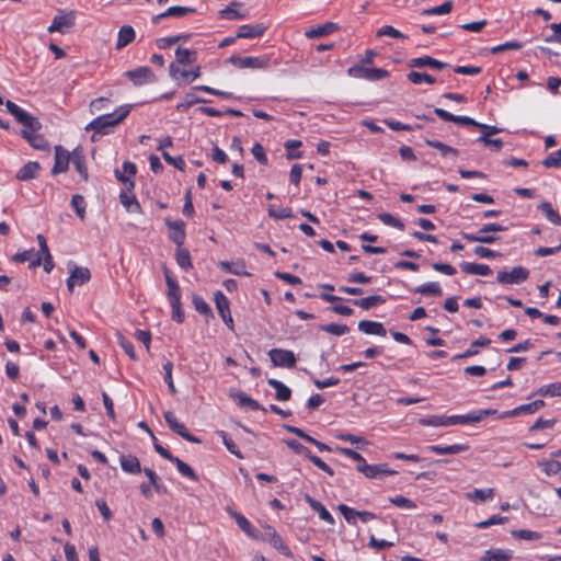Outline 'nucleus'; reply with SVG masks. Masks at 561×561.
<instances>
[{
    "label": "nucleus",
    "mask_w": 561,
    "mask_h": 561,
    "mask_svg": "<svg viewBox=\"0 0 561 561\" xmlns=\"http://www.w3.org/2000/svg\"><path fill=\"white\" fill-rule=\"evenodd\" d=\"M130 108V105H122L113 113L99 115L84 129L87 131H95V134L107 135L112 127L117 126L128 116Z\"/></svg>",
    "instance_id": "f257e3e1"
},
{
    "label": "nucleus",
    "mask_w": 561,
    "mask_h": 561,
    "mask_svg": "<svg viewBox=\"0 0 561 561\" xmlns=\"http://www.w3.org/2000/svg\"><path fill=\"white\" fill-rule=\"evenodd\" d=\"M506 230L505 227L499 225V224H485L483 225L477 234L468 233V232H461V237L469 241V242H479V243H486L491 244L499 240V238L494 234H491L490 232H500Z\"/></svg>",
    "instance_id": "f03ea898"
},
{
    "label": "nucleus",
    "mask_w": 561,
    "mask_h": 561,
    "mask_svg": "<svg viewBox=\"0 0 561 561\" xmlns=\"http://www.w3.org/2000/svg\"><path fill=\"white\" fill-rule=\"evenodd\" d=\"M5 107L8 112L14 116V118L20 123L24 128L23 129H32V130H41L42 123L35 116L22 110L19 105H16L12 101L5 102Z\"/></svg>",
    "instance_id": "7ed1b4c3"
},
{
    "label": "nucleus",
    "mask_w": 561,
    "mask_h": 561,
    "mask_svg": "<svg viewBox=\"0 0 561 561\" xmlns=\"http://www.w3.org/2000/svg\"><path fill=\"white\" fill-rule=\"evenodd\" d=\"M76 21V12H59L53 20V23L48 26V32H59L65 34L68 32L73 25Z\"/></svg>",
    "instance_id": "20e7f679"
},
{
    "label": "nucleus",
    "mask_w": 561,
    "mask_h": 561,
    "mask_svg": "<svg viewBox=\"0 0 561 561\" xmlns=\"http://www.w3.org/2000/svg\"><path fill=\"white\" fill-rule=\"evenodd\" d=\"M268 356L275 367L294 368L296 366V356L291 351L273 348L268 352Z\"/></svg>",
    "instance_id": "39448f33"
},
{
    "label": "nucleus",
    "mask_w": 561,
    "mask_h": 561,
    "mask_svg": "<svg viewBox=\"0 0 561 561\" xmlns=\"http://www.w3.org/2000/svg\"><path fill=\"white\" fill-rule=\"evenodd\" d=\"M529 277V271L523 266H516L511 272L500 271L496 279L500 284H520L527 280Z\"/></svg>",
    "instance_id": "423d86ee"
},
{
    "label": "nucleus",
    "mask_w": 561,
    "mask_h": 561,
    "mask_svg": "<svg viewBox=\"0 0 561 561\" xmlns=\"http://www.w3.org/2000/svg\"><path fill=\"white\" fill-rule=\"evenodd\" d=\"M214 300L216 309L219 316L221 317L222 321L229 329L233 330V319L230 312L229 300L220 290H217L215 293Z\"/></svg>",
    "instance_id": "0eeeda50"
},
{
    "label": "nucleus",
    "mask_w": 561,
    "mask_h": 561,
    "mask_svg": "<svg viewBox=\"0 0 561 561\" xmlns=\"http://www.w3.org/2000/svg\"><path fill=\"white\" fill-rule=\"evenodd\" d=\"M164 224L169 229L170 240L174 242L178 247H182L186 238L184 221L171 220L170 218H165Z\"/></svg>",
    "instance_id": "6e6552de"
},
{
    "label": "nucleus",
    "mask_w": 561,
    "mask_h": 561,
    "mask_svg": "<svg viewBox=\"0 0 561 561\" xmlns=\"http://www.w3.org/2000/svg\"><path fill=\"white\" fill-rule=\"evenodd\" d=\"M90 279L91 273L88 267L75 266L67 279V288L70 293H72L76 285L81 286L88 283Z\"/></svg>",
    "instance_id": "1a4fd4ad"
},
{
    "label": "nucleus",
    "mask_w": 561,
    "mask_h": 561,
    "mask_svg": "<svg viewBox=\"0 0 561 561\" xmlns=\"http://www.w3.org/2000/svg\"><path fill=\"white\" fill-rule=\"evenodd\" d=\"M228 61L237 68H266L268 61L264 58L260 57H239V56H230Z\"/></svg>",
    "instance_id": "9d476101"
},
{
    "label": "nucleus",
    "mask_w": 561,
    "mask_h": 561,
    "mask_svg": "<svg viewBox=\"0 0 561 561\" xmlns=\"http://www.w3.org/2000/svg\"><path fill=\"white\" fill-rule=\"evenodd\" d=\"M135 85L156 81V76L149 67H139L125 73Z\"/></svg>",
    "instance_id": "9b49d317"
},
{
    "label": "nucleus",
    "mask_w": 561,
    "mask_h": 561,
    "mask_svg": "<svg viewBox=\"0 0 561 561\" xmlns=\"http://www.w3.org/2000/svg\"><path fill=\"white\" fill-rule=\"evenodd\" d=\"M39 130H32V129H22L21 136L30 144L31 147H33L36 150H43L48 151L49 150V144L46 140V138L38 134Z\"/></svg>",
    "instance_id": "f8f14e48"
},
{
    "label": "nucleus",
    "mask_w": 561,
    "mask_h": 561,
    "mask_svg": "<svg viewBox=\"0 0 561 561\" xmlns=\"http://www.w3.org/2000/svg\"><path fill=\"white\" fill-rule=\"evenodd\" d=\"M71 160V153L62 146L55 147V164L53 167V174L66 172Z\"/></svg>",
    "instance_id": "ddd939ff"
},
{
    "label": "nucleus",
    "mask_w": 561,
    "mask_h": 561,
    "mask_svg": "<svg viewBox=\"0 0 561 561\" xmlns=\"http://www.w3.org/2000/svg\"><path fill=\"white\" fill-rule=\"evenodd\" d=\"M137 168L135 163L125 161L123 163V172L116 170L115 175L118 181L127 186L128 191H131L135 186V181L131 179L136 174Z\"/></svg>",
    "instance_id": "4468645a"
},
{
    "label": "nucleus",
    "mask_w": 561,
    "mask_h": 561,
    "mask_svg": "<svg viewBox=\"0 0 561 561\" xmlns=\"http://www.w3.org/2000/svg\"><path fill=\"white\" fill-rule=\"evenodd\" d=\"M408 66L411 68L431 67L434 69H443L446 68L448 65L431 56H423L410 59Z\"/></svg>",
    "instance_id": "2eb2a0df"
},
{
    "label": "nucleus",
    "mask_w": 561,
    "mask_h": 561,
    "mask_svg": "<svg viewBox=\"0 0 561 561\" xmlns=\"http://www.w3.org/2000/svg\"><path fill=\"white\" fill-rule=\"evenodd\" d=\"M358 330L369 335L386 336L387 330L381 322L362 320L358 322Z\"/></svg>",
    "instance_id": "dca6fc26"
},
{
    "label": "nucleus",
    "mask_w": 561,
    "mask_h": 561,
    "mask_svg": "<svg viewBox=\"0 0 561 561\" xmlns=\"http://www.w3.org/2000/svg\"><path fill=\"white\" fill-rule=\"evenodd\" d=\"M266 26L263 24H255V25H241L238 28L237 37L238 38H255L262 36L265 31Z\"/></svg>",
    "instance_id": "f3484780"
},
{
    "label": "nucleus",
    "mask_w": 561,
    "mask_h": 561,
    "mask_svg": "<svg viewBox=\"0 0 561 561\" xmlns=\"http://www.w3.org/2000/svg\"><path fill=\"white\" fill-rule=\"evenodd\" d=\"M41 165L36 161H30L24 164L16 173L15 178L19 181H30L37 178Z\"/></svg>",
    "instance_id": "a211bd4d"
},
{
    "label": "nucleus",
    "mask_w": 561,
    "mask_h": 561,
    "mask_svg": "<svg viewBox=\"0 0 561 561\" xmlns=\"http://www.w3.org/2000/svg\"><path fill=\"white\" fill-rule=\"evenodd\" d=\"M119 463L123 471L129 474H138L142 471L139 459L134 455H122L119 457Z\"/></svg>",
    "instance_id": "6ab92c4d"
},
{
    "label": "nucleus",
    "mask_w": 561,
    "mask_h": 561,
    "mask_svg": "<svg viewBox=\"0 0 561 561\" xmlns=\"http://www.w3.org/2000/svg\"><path fill=\"white\" fill-rule=\"evenodd\" d=\"M71 161H72L76 170L82 176V179L84 181H88L89 174H88V169L85 165V156L81 148H76L71 152Z\"/></svg>",
    "instance_id": "aec40b11"
},
{
    "label": "nucleus",
    "mask_w": 561,
    "mask_h": 561,
    "mask_svg": "<svg viewBox=\"0 0 561 561\" xmlns=\"http://www.w3.org/2000/svg\"><path fill=\"white\" fill-rule=\"evenodd\" d=\"M428 449L437 455H455L469 450V446L466 444H455L449 446L431 445Z\"/></svg>",
    "instance_id": "412c9836"
},
{
    "label": "nucleus",
    "mask_w": 561,
    "mask_h": 561,
    "mask_svg": "<svg viewBox=\"0 0 561 561\" xmlns=\"http://www.w3.org/2000/svg\"><path fill=\"white\" fill-rule=\"evenodd\" d=\"M165 283L168 286L167 297L170 302H178L181 300L180 287L176 280L170 275L168 268H164Z\"/></svg>",
    "instance_id": "4be33fe9"
},
{
    "label": "nucleus",
    "mask_w": 561,
    "mask_h": 561,
    "mask_svg": "<svg viewBox=\"0 0 561 561\" xmlns=\"http://www.w3.org/2000/svg\"><path fill=\"white\" fill-rule=\"evenodd\" d=\"M337 28H339V26L336 23L327 22L322 25H318L317 27H312V28L308 30L305 33V35L308 38H318V37H323L328 34L334 32Z\"/></svg>",
    "instance_id": "5701e85b"
},
{
    "label": "nucleus",
    "mask_w": 561,
    "mask_h": 561,
    "mask_svg": "<svg viewBox=\"0 0 561 561\" xmlns=\"http://www.w3.org/2000/svg\"><path fill=\"white\" fill-rule=\"evenodd\" d=\"M136 33L130 25H123L117 35L116 49H122L135 39Z\"/></svg>",
    "instance_id": "b1692460"
},
{
    "label": "nucleus",
    "mask_w": 561,
    "mask_h": 561,
    "mask_svg": "<svg viewBox=\"0 0 561 561\" xmlns=\"http://www.w3.org/2000/svg\"><path fill=\"white\" fill-rule=\"evenodd\" d=\"M490 343H491V340L488 337H480L478 340H474L468 350H466L461 354H457L456 356H454L453 359L457 360V359H462V358H468V357L474 356L478 354V347L488 346Z\"/></svg>",
    "instance_id": "393cba45"
},
{
    "label": "nucleus",
    "mask_w": 561,
    "mask_h": 561,
    "mask_svg": "<svg viewBox=\"0 0 561 561\" xmlns=\"http://www.w3.org/2000/svg\"><path fill=\"white\" fill-rule=\"evenodd\" d=\"M197 59V53L188 48L178 47L175 50V62L179 65H192Z\"/></svg>",
    "instance_id": "a878e982"
},
{
    "label": "nucleus",
    "mask_w": 561,
    "mask_h": 561,
    "mask_svg": "<svg viewBox=\"0 0 561 561\" xmlns=\"http://www.w3.org/2000/svg\"><path fill=\"white\" fill-rule=\"evenodd\" d=\"M240 7H242L241 2L233 1L230 3V5H228L227 8L219 11V16L221 19H226V20L244 19L247 16V13L240 12L234 9V8H240Z\"/></svg>",
    "instance_id": "bb28decb"
},
{
    "label": "nucleus",
    "mask_w": 561,
    "mask_h": 561,
    "mask_svg": "<svg viewBox=\"0 0 561 561\" xmlns=\"http://www.w3.org/2000/svg\"><path fill=\"white\" fill-rule=\"evenodd\" d=\"M386 299L379 295H373L359 299L352 300L353 305L364 310H369L377 305L385 304Z\"/></svg>",
    "instance_id": "cd10ccee"
},
{
    "label": "nucleus",
    "mask_w": 561,
    "mask_h": 561,
    "mask_svg": "<svg viewBox=\"0 0 561 561\" xmlns=\"http://www.w3.org/2000/svg\"><path fill=\"white\" fill-rule=\"evenodd\" d=\"M267 383L275 389V397L278 401H288L290 399L291 390L282 381L271 378L267 380Z\"/></svg>",
    "instance_id": "c85d7f7f"
},
{
    "label": "nucleus",
    "mask_w": 561,
    "mask_h": 561,
    "mask_svg": "<svg viewBox=\"0 0 561 561\" xmlns=\"http://www.w3.org/2000/svg\"><path fill=\"white\" fill-rule=\"evenodd\" d=\"M512 552L503 549H489L484 552L482 561H511Z\"/></svg>",
    "instance_id": "c756f323"
},
{
    "label": "nucleus",
    "mask_w": 561,
    "mask_h": 561,
    "mask_svg": "<svg viewBox=\"0 0 561 561\" xmlns=\"http://www.w3.org/2000/svg\"><path fill=\"white\" fill-rule=\"evenodd\" d=\"M460 267L462 272L471 275L486 276L492 272L489 265L478 263H462Z\"/></svg>",
    "instance_id": "7c9ffc66"
},
{
    "label": "nucleus",
    "mask_w": 561,
    "mask_h": 561,
    "mask_svg": "<svg viewBox=\"0 0 561 561\" xmlns=\"http://www.w3.org/2000/svg\"><path fill=\"white\" fill-rule=\"evenodd\" d=\"M538 208L541 210L547 220H549L553 225H561V216L560 214L553 209L552 205L549 202H542L538 205Z\"/></svg>",
    "instance_id": "2f4dec72"
},
{
    "label": "nucleus",
    "mask_w": 561,
    "mask_h": 561,
    "mask_svg": "<svg viewBox=\"0 0 561 561\" xmlns=\"http://www.w3.org/2000/svg\"><path fill=\"white\" fill-rule=\"evenodd\" d=\"M119 201L128 211L138 214L141 213V206L134 195H129L127 192L123 191L119 194Z\"/></svg>",
    "instance_id": "473e14b6"
},
{
    "label": "nucleus",
    "mask_w": 561,
    "mask_h": 561,
    "mask_svg": "<svg viewBox=\"0 0 561 561\" xmlns=\"http://www.w3.org/2000/svg\"><path fill=\"white\" fill-rule=\"evenodd\" d=\"M425 144L432 148L439 150L442 157H448V156L458 157L459 156V151L456 148H453L442 141L425 139Z\"/></svg>",
    "instance_id": "72a5a7b5"
},
{
    "label": "nucleus",
    "mask_w": 561,
    "mask_h": 561,
    "mask_svg": "<svg viewBox=\"0 0 561 561\" xmlns=\"http://www.w3.org/2000/svg\"><path fill=\"white\" fill-rule=\"evenodd\" d=\"M144 473L148 477L149 484L153 486L158 494L163 495L168 493V488L160 481V478L153 470L145 468Z\"/></svg>",
    "instance_id": "f704fd0d"
},
{
    "label": "nucleus",
    "mask_w": 561,
    "mask_h": 561,
    "mask_svg": "<svg viewBox=\"0 0 561 561\" xmlns=\"http://www.w3.org/2000/svg\"><path fill=\"white\" fill-rule=\"evenodd\" d=\"M175 260L178 265L184 271H188L193 267L188 250L183 249L182 247H178Z\"/></svg>",
    "instance_id": "c9c22d12"
},
{
    "label": "nucleus",
    "mask_w": 561,
    "mask_h": 561,
    "mask_svg": "<svg viewBox=\"0 0 561 561\" xmlns=\"http://www.w3.org/2000/svg\"><path fill=\"white\" fill-rule=\"evenodd\" d=\"M191 37L190 34H181L170 37H161L157 39V46L160 49H167L178 42H186Z\"/></svg>",
    "instance_id": "e433bc0d"
},
{
    "label": "nucleus",
    "mask_w": 561,
    "mask_h": 561,
    "mask_svg": "<svg viewBox=\"0 0 561 561\" xmlns=\"http://www.w3.org/2000/svg\"><path fill=\"white\" fill-rule=\"evenodd\" d=\"M219 265H220V267H221L224 271H226V272H228V273H231V274H233V275H238V276H242V275H244V276H249V275H250V273H248V272L245 271V264H244V262H238V263H236V264H234V266H232L229 262H227V261H221V262L219 263Z\"/></svg>",
    "instance_id": "4c0bfd02"
},
{
    "label": "nucleus",
    "mask_w": 561,
    "mask_h": 561,
    "mask_svg": "<svg viewBox=\"0 0 561 561\" xmlns=\"http://www.w3.org/2000/svg\"><path fill=\"white\" fill-rule=\"evenodd\" d=\"M414 293L421 295H432V296H442V288L437 283H426L421 286H417L413 289Z\"/></svg>",
    "instance_id": "58836bf2"
},
{
    "label": "nucleus",
    "mask_w": 561,
    "mask_h": 561,
    "mask_svg": "<svg viewBox=\"0 0 561 561\" xmlns=\"http://www.w3.org/2000/svg\"><path fill=\"white\" fill-rule=\"evenodd\" d=\"M408 79L414 84H421L422 82H425L427 84H434L436 82V79L433 76H431L426 72H417V71L409 72Z\"/></svg>",
    "instance_id": "ea45409f"
},
{
    "label": "nucleus",
    "mask_w": 561,
    "mask_h": 561,
    "mask_svg": "<svg viewBox=\"0 0 561 561\" xmlns=\"http://www.w3.org/2000/svg\"><path fill=\"white\" fill-rule=\"evenodd\" d=\"M171 462L175 463L179 472L182 476H184L193 481L198 480V477L195 473V471L186 462L182 461L180 458L175 457Z\"/></svg>",
    "instance_id": "a19ab883"
},
{
    "label": "nucleus",
    "mask_w": 561,
    "mask_h": 561,
    "mask_svg": "<svg viewBox=\"0 0 561 561\" xmlns=\"http://www.w3.org/2000/svg\"><path fill=\"white\" fill-rule=\"evenodd\" d=\"M494 489L492 488H489V489H474L472 492L470 493H467V499L471 500V501H485V500H489V499H492L494 496Z\"/></svg>",
    "instance_id": "79ce46f5"
},
{
    "label": "nucleus",
    "mask_w": 561,
    "mask_h": 561,
    "mask_svg": "<svg viewBox=\"0 0 561 561\" xmlns=\"http://www.w3.org/2000/svg\"><path fill=\"white\" fill-rule=\"evenodd\" d=\"M217 435L222 439L224 445L231 454H233L239 459L244 458L240 449L237 447L233 440L228 437L225 431H217Z\"/></svg>",
    "instance_id": "37998d69"
},
{
    "label": "nucleus",
    "mask_w": 561,
    "mask_h": 561,
    "mask_svg": "<svg viewBox=\"0 0 561 561\" xmlns=\"http://www.w3.org/2000/svg\"><path fill=\"white\" fill-rule=\"evenodd\" d=\"M193 305L195 310L208 318H214V313L209 307V305L199 296L194 295L193 296Z\"/></svg>",
    "instance_id": "c03bdc74"
},
{
    "label": "nucleus",
    "mask_w": 561,
    "mask_h": 561,
    "mask_svg": "<svg viewBox=\"0 0 561 561\" xmlns=\"http://www.w3.org/2000/svg\"><path fill=\"white\" fill-rule=\"evenodd\" d=\"M537 394L542 397H561V382H554L550 385H545L540 387L537 391Z\"/></svg>",
    "instance_id": "a18cd8bd"
},
{
    "label": "nucleus",
    "mask_w": 561,
    "mask_h": 561,
    "mask_svg": "<svg viewBox=\"0 0 561 561\" xmlns=\"http://www.w3.org/2000/svg\"><path fill=\"white\" fill-rule=\"evenodd\" d=\"M539 466L547 476L558 474L561 472V462L554 459L541 460Z\"/></svg>",
    "instance_id": "49530a36"
},
{
    "label": "nucleus",
    "mask_w": 561,
    "mask_h": 561,
    "mask_svg": "<svg viewBox=\"0 0 561 561\" xmlns=\"http://www.w3.org/2000/svg\"><path fill=\"white\" fill-rule=\"evenodd\" d=\"M321 331L331 333L333 335H343L350 332V328L346 324H337V323H329V324H321L320 327Z\"/></svg>",
    "instance_id": "de8ad7c7"
},
{
    "label": "nucleus",
    "mask_w": 561,
    "mask_h": 561,
    "mask_svg": "<svg viewBox=\"0 0 561 561\" xmlns=\"http://www.w3.org/2000/svg\"><path fill=\"white\" fill-rule=\"evenodd\" d=\"M378 218L382 224L387 226L394 227L399 230H404V224L399 218L389 213H381L378 215Z\"/></svg>",
    "instance_id": "09e8293b"
},
{
    "label": "nucleus",
    "mask_w": 561,
    "mask_h": 561,
    "mask_svg": "<svg viewBox=\"0 0 561 561\" xmlns=\"http://www.w3.org/2000/svg\"><path fill=\"white\" fill-rule=\"evenodd\" d=\"M233 517L236 519L237 525L249 536L257 538L256 535H254V528L252 527L251 523L240 513H233Z\"/></svg>",
    "instance_id": "8fccbe9b"
},
{
    "label": "nucleus",
    "mask_w": 561,
    "mask_h": 561,
    "mask_svg": "<svg viewBox=\"0 0 561 561\" xmlns=\"http://www.w3.org/2000/svg\"><path fill=\"white\" fill-rule=\"evenodd\" d=\"M419 423L425 426H448L447 416L445 415L423 417L419 420Z\"/></svg>",
    "instance_id": "3c124183"
},
{
    "label": "nucleus",
    "mask_w": 561,
    "mask_h": 561,
    "mask_svg": "<svg viewBox=\"0 0 561 561\" xmlns=\"http://www.w3.org/2000/svg\"><path fill=\"white\" fill-rule=\"evenodd\" d=\"M512 536L523 540H539L542 535L537 531L527 530V529H516L512 531Z\"/></svg>",
    "instance_id": "603ef678"
},
{
    "label": "nucleus",
    "mask_w": 561,
    "mask_h": 561,
    "mask_svg": "<svg viewBox=\"0 0 561 561\" xmlns=\"http://www.w3.org/2000/svg\"><path fill=\"white\" fill-rule=\"evenodd\" d=\"M301 145L300 140H288L285 144L287 159L293 160L301 158L302 153L300 151H295V149H298Z\"/></svg>",
    "instance_id": "864d4df0"
},
{
    "label": "nucleus",
    "mask_w": 561,
    "mask_h": 561,
    "mask_svg": "<svg viewBox=\"0 0 561 561\" xmlns=\"http://www.w3.org/2000/svg\"><path fill=\"white\" fill-rule=\"evenodd\" d=\"M71 206L73 207L76 214L81 219L85 216V204L82 195L76 194L71 198Z\"/></svg>",
    "instance_id": "5fc2aeb1"
},
{
    "label": "nucleus",
    "mask_w": 561,
    "mask_h": 561,
    "mask_svg": "<svg viewBox=\"0 0 561 561\" xmlns=\"http://www.w3.org/2000/svg\"><path fill=\"white\" fill-rule=\"evenodd\" d=\"M117 342L122 346V348L126 352V354L133 359H137V355L135 353L133 344L119 332L116 333Z\"/></svg>",
    "instance_id": "6e6d98bb"
},
{
    "label": "nucleus",
    "mask_w": 561,
    "mask_h": 561,
    "mask_svg": "<svg viewBox=\"0 0 561 561\" xmlns=\"http://www.w3.org/2000/svg\"><path fill=\"white\" fill-rule=\"evenodd\" d=\"M337 510L340 511V513L343 515V517L345 518V520L348 523V524H352V525H355L356 524V518H357V512L356 510L345 505V504H340L337 506Z\"/></svg>",
    "instance_id": "4d7b16f0"
},
{
    "label": "nucleus",
    "mask_w": 561,
    "mask_h": 561,
    "mask_svg": "<svg viewBox=\"0 0 561 561\" xmlns=\"http://www.w3.org/2000/svg\"><path fill=\"white\" fill-rule=\"evenodd\" d=\"M196 9L192 7H181L174 5L167 9V14L169 16L181 18L190 13H195Z\"/></svg>",
    "instance_id": "13d9d810"
},
{
    "label": "nucleus",
    "mask_w": 561,
    "mask_h": 561,
    "mask_svg": "<svg viewBox=\"0 0 561 561\" xmlns=\"http://www.w3.org/2000/svg\"><path fill=\"white\" fill-rule=\"evenodd\" d=\"M376 36L377 37L390 36V37H393V38H402V39L407 38V36L402 32L398 31L397 28H394L391 25H385L381 28H379L377 31Z\"/></svg>",
    "instance_id": "bf43d9fd"
},
{
    "label": "nucleus",
    "mask_w": 561,
    "mask_h": 561,
    "mask_svg": "<svg viewBox=\"0 0 561 561\" xmlns=\"http://www.w3.org/2000/svg\"><path fill=\"white\" fill-rule=\"evenodd\" d=\"M453 9V1H446L438 7H434L432 9H426L422 12L424 15H434V14H448Z\"/></svg>",
    "instance_id": "052dcab7"
},
{
    "label": "nucleus",
    "mask_w": 561,
    "mask_h": 561,
    "mask_svg": "<svg viewBox=\"0 0 561 561\" xmlns=\"http://www.w3.org/2000/svg\"><path fill=\"white\" fill-rule=\"evenodd\" d=\"M284 443L296 454L304 455L306 458L309 457L311 451L296 439H285Z\"/></svg>",
    "instance_id": "680f3d73"
},
{
    "label": "nucleus",
    "mask_w": 561,
    "mask_h": 561,
    "mask_svg": "<svg viewBox=\"0 0 561 561\" xmlns=\"http://www.w3.org/2000/svg\"><path fill=\"white\" fill-rule=\"evenodd\" d=\"M174 433H176L178 435H180L181 437H183L184 439H186L187 442H191V443H195V444H199L202 440L192 435L187 428L185 427L184 424H182L181 422L175 426V428H173Z\"/></svg>",
    "instance_id": "e2e57ef3"
},
{
    "label": "nucleus",
    "mask_w": 561,
    "mask_h": 561,
    "mask_svg": "<svg viewBox=\"0 0 561 561\" xmlns=\"http://www.w3.org/2000/svg\"><path fill=\"white\" fill-rule=\"evenodd\" d=\"M267 213H268L270 217L277 219V220L293 217L291 209L287 208V207L275 209L273 206H268Z\"/></svg>",
    "instance_id": "0e129e2a"
},
{
    "label": "nucleus",
    "mask_w": 561,
    "mask_h": 561,
    "mask_svg": "<svg viewBox=\"0 0 561 561\" xmlns=\"http://www.w3.org/2000/svg\"><path fill=\"white\" fill-rule=\"evenodd\" d=\"M389 502L401 508L414 510L416 507L413 501L402 495L390 497Z\"/></svg>",
    "instance_id": "69168bd1"
},
{
    "label": "nucleus",
    "mask_w": 561,
    "mask_h": 561,
    "mask_svg": "<svg viewBox=\"0 0 561 561\" xmlns=\"http://www.w3.org/2000/svg\"><path fill=\"white\" fill-rule=\"evenodd\" d=\"M542 165L546 168H561V149L550 153L543 161Z\"/></svg>",
    "instance_id": "338daca9"
},
{
    "label": "nucleus",
    "mask_w": 561,
    "mask_h": 561,
    "mask_svg": "<svg viewBox=\"0 0 561 561\" xmlns=\"http://www.w3.org/2000/svg\"><path fill=\"white\" fill-rule=\"evenodd\" d=\"M550 28L553 31V34L547 36L545 41L547 43H559L561 44V22L560 23H552L550 25Z\"/></svg>",
    "instance_id": "774afa93"
}]
</instances>
